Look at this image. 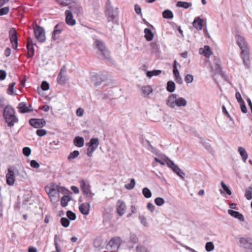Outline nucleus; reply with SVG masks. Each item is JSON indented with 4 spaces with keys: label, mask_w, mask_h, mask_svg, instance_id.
Instances as JSON below:
<instances>
[{
    "label": "nucleus",
    "mask_w": 252,
    "mask_h": 252,
    "mask_svg": "<svg viewBox=\"0 0 252 252\" xmlns=\"http://www.w3.org/2000/svg\"><path fill=\"white\" fill-rule=\"evenodd\" d=\"M237 45L241 49V56L243 63L247 68H249L250 64L249 50L245 38L240 35L235 36Z\"/></svg>",
    "instance_id": "1"
},
{
    "label": "nucleus",
    "mask_w": 252,
    "mask_h": 252,
    "mask_svg": "<svg viewBox=\"0 0 252 252\" xmlns=\"http://www.w3.org/2000/svg\"><path fill=\"white\" fill-rule=\"evenodd\" d=\"M3 116L6 123L9 127H12L18 122L13 108L9 105L6 106L3 109Z\"/></svg>",
    "instance_id": "2"
},
{
    "label": "nucleus",
    "mask_w": 252,
    "mask_h": 252,
    "mask_svg": "<svg viewBox=\"0 0 252 252\" xmlns=\"http://www.w3.org/2000/svg\"><path fill=\"white\" fill-rule=\"evenodd\" d=\"M45 191L48 194L50 200L53 203L57 202L60 197V192L61 191H68L65 188L56 186V188L54 186L50 187L46 186L45 187Z\"/></svg>",
    "instance_id": "3"
},
{
    "label": "nucleus",
    "mask_w": 252,
    "mask_h": 252,
    "mask_svg": "<svg viewBox=\"0 0 252 252\" xmlns=\"http://www.w3.org/2000/svg\"><path fill=\"white\" fill-rule=\"evenodd\" d=\"M121 244V240L119 237L112 238L106 246V249L109 252H118Z\"/></svg>",
    "instance_id": "4"
},
{
    "label": "nucleus",
    "mask_w": 252,
    "mask_h": 252,
    "mask_svg": "<svg viewBox=\"0 0 252 252\" xmlns=\"http://www.w3.org/2000/svg\"><path fill=\"white\" fill-rule=\"evenodd\" d=\"M79 183L81 190L83 193L88 198V200H92L94 194L91 191V186L89 182L82 179L79 181Z\"/></svg>",
    "instance_id": "5"
},
{
    "label": "nucleus",
    "mask_w": 252,
    "mask_h": 252,
    "mask_svg": "<svg viewBox=\"0 0 252 252\" xmlns=\"http://www.w3.org/2000/svg\"><path fill=\"white\" fill-rule=\"evenodd\" d=\"M89 147L87 149V155L89 157H92L93 153L97 148L99 145V140L97 138H92L89 143L86 144Z\"/></svg>",
    "instance_id": "6"
},
{
    "label": "nucleus",
    "mask_w": 252,
    "mask_h": 252,
    "mask_svg": "<svg viewBox=\"0 0 252 252\" xmlns=\"http://www.w3.org/2000/svg\"><path fill=\"white\" fill-rule=\"evenodd\" d=\"M34 34L35 38L39 42L43 43L45 41L46 37L43 28L38 25H36L34 28Z\"/></svg>",
    "instance_id": "7"
},
{
    "label": "nucleus",
    "mask_w": 252,
    "mask_h": 252,
    "mask_svg": "<svg viewBox=\"0 0 252 252\" xmlns=\"http://www.w3.org/2000/svg\"><path fill=\"white\" fill-rule=\"evenodd\" d=\"M95 47L105 58L109 57V52L106 49L104 42L100 40L95 39L94 42Z\"/></svg>",
    "instance_id": "8"
},
{
    "label": "nucleus",
    "mask_w": 252,
    "mask_h": 252,
    "mask_svg": "<svg viewBox=\"0 0 252 252\" xmlns=\"http://www.w3.org/2000/svg\"><path fill=\"white\" fill-rule=\"evenodd\" d=\"M240 246L245 249L247 252H252V238H241L239 240Z\"/></svg>",
    "instance_id": "9"
},
{
    "label": "nucleus",
    "mask_w": 252,
    "mask_h": 252,
    "mask_svg": "<svg viewBox=\"0 0 252 252\" xmlns=\"http://www.w3.org/2000/svg\"><path fill=\"white\" fill-rule=\"evenodd\" d=\"M9 37L12 48L16 49L18 46V37L16 31L14 28L10 29L9 31Z\"/></svg>",
    "instance_id": "10"
},
{
    "label": "nucleus",
    "mask_w": 252,
    "mask_h": 252,
    "mask_svg": "<svg viewBox=\"0 0 252 252\" xmlns=\"http://www.w3.org/2000/svg\"><path fill=\"white\" fill-rule=\"evenodd\" d=\"M64 24L63 23H59L56 25L54 28L52 33V38L54 40L59 39L60 34L63 30Z\"/></svg>",
    "instance_id": "11"
},
{
    "label": "nucleus",
    "mask_w": 252,
    "mask_h": 252,
    "mask_svg": "<svg viewBox=\"0 0 252 252\" xmlns=\"http://www.w3.org/2000/svg\"><path fill=\"white\" fill-rule=\"evenodd\" d=\"M167 166L171 168L179 177L183 179L185 173L181 170L178 165L175 164L174 162L172 161H168Z\"/></svg>",
    "instance_id": "12"
},
{
    "label": "nucleus",
    "mask_w": 252,
    "mask_h": 252,
    "mask_svg": "<svg viewBox=\"0 0 252 252\" xmlns=\"http://www.w3.org/2000/svg\"><path fill=\"white\" fill-rule=\"evenodd\" d=\"M30 125L34 128L43 127L46 125V122L43 119H31L29 121Z\"/></svg>",
    "instance_id": "13"
},
{
    "label": "nucleus",
    "mask_w": 252,
    "mask_h": 252,
    "mask_svg": "<svg viewBox=\"0 0 252 252\" xmlns=\"http://www.w3.org/2000/svg\"><path fill=\"white\" fill-rule=\"evenodd\" d=\"M6 183L9 186L14 185L15 179V173L11 168L8 169V173L6 175Z\"/></svg>",
    "instance_id": "14"
},
{
    "label": "nucleus",
    "mask_w": 252,
    "mask_h": 252,
    "mask_svg": "<svg viewBox=\"0 0 252 252\" xmlns=\"http://www.w3.org/2000/svg\"><path fill=\"white\" fill-rule=\"evenodd\" d=\"M106 15L109 21H115L118 15V8H113L106 11Z\"/></svg>",
    "instance_id": "15"
},
{
    "label": "nucleus",
    "mask_w": 252,
    "mask_h": 252,
    "mask_svg": "<svg viewBox=\"0 0 252 252\" xmlns=\"http://www.w3.org/2000/svg\"><path fill=\"white\" fill-rule=\"evenodd\" d=\"M32 105H30L29 107L27 106L26 102H20L17 107L19 112L21 113H26L31 112L33 111V109L31 108Z\"/></svg>",
    "instance_id": "16"
},
{
    "label": "nucleus",
    "mask_w": 252,
    "mask_h": 252,
    "mask_svg": "<svg viewBox=\"0 0 252 252\" xmlns=\"http://www.w3.org/2000/svg\"><path fill=\"white\" fill-rule=\"evenodd\" d=\"M65 14L66 23L69 26H74L76 24V21L73 19L72 12L69 10H66Z\"/></svg>",
    "instance_id": "17"
},
{
    "label": "nucleus",
    "mask_w": 252,
    "mask_h": 252,
    "mask_svg": "<svg viewBox=\"0 0 252 252\" xmlns=\"http://www.w3.org/2000/svg\"><path fill=\"white\" fill-rule=\"evenodd\" d=\"M126 205L124 201L119 200L117 203V211L118 214L122 216L126 212Z\"/></svg>",
    "instance_id": "18"
},
{
    "label": "nucleus",
    "mask_w": 252,
    "mask_h": 252,
    "mask_svg": "<svg viewBox=\"0 0 252 252\" xmlns=\"http://www.w3.org/2000/svg\"><path fill=\"white\" fill-rule=\"evenodd\" d=\"M177 94H171L167 98L166 105L170 108H174Z\"/></svg>",
    "instance_id": "19"
},
{
    "label": "nucleus",
    "mask_w": 252,
    "mask_h": 252,
    "mask_svg": "<svg viewBox=\"0 0 252 252\" xmlns=\"http://www.w3.org/2000/svg\"><path fill=\"white\" fill-rule=\"evenodd\" d=\"M90 208V205L89 203H84L79 206V209L82 214L87 215L89 213Z\"/></svg>",
    "instance_id": "20"
},
{
    "label": "nucleus",
    "mask_w": 252,
    "mask_h": 252,
    "mask_svg": "<svg viewBox=\"0 0 252 252\" xmlns=\"http://www.w3.org/2000/svg\"><path fill=\"white\" fill-rule=\"evenodd\" d=\"M141 91L144 97H148L153 92L152 88L150 85L142 86L141 87Z\"/></svg>",
    "instance_id": "21"
},
{
    "label": "nucleus",
    "mask_w": 252,
    "mask_h": 252,
    "mask_svg": "<svg viewBox=\"0 0 252 252\" xmlns=\"http://www.w3.org/2000/svg\"><path fill=\"white\" fill-rule=\"evenodd\" d=\"M228 213L232 217L238 219L241 221H244L245 218L242 214L232 210H228Z\"/></svg>",
    "instance_id": "22"
},
{
    "label": "nucleus",
    "mask_w": 252,
    "mask_h": 252,
    "mask_svg": "<svg viewBox=\"0 0 252 252\" xmlns=\"http://www.w3.org/2000/svg\"><path fill=\"white\" fill-rule=\"evenodd\" d=\"M192 25L197 30H201L202 28V20L199 17H196L192 23Z\"/></svg>",
    "instance_id": "23"
},
{
    "label": "nucleus",
    "mask_w": 252,
    "mask_h": 252,
    "mask_svg": "<svg viewBox=\"0 0 252 252\" xmlns=\"http://www.w3.org/2000/svg\"><path fill=\"white\" fill-rule=\"evenodd\" d=\"M145 38L148 41H151L154 37V34L151 30L149 28H146L144 30Z\"/></svg>",
    "instance_id": "24"
},
{
    "label": "nucleus",
    "mask_w": 252,
    "mask_h": 252,
    "mask_svg": "<svg viewBox=\"0 0 252 252\" xmlns=\"http://www.w3.org/2000/svg\"><path fill=\"white\" fill-rule=\"evenodd\" d=\"M74 144L78 147H82L84 144V140L82 137L76 136L74 139Z\"/></svg>",
    "instance_id": "25"
},
{
    "label": "nucleus",
    "mask_w": 252,
    "mask_h": 252,
    "mask_svg": "<svg viewBox=\"0 0 252 252\" xmlns=\"http://www.w3.org/2000/svg\"><path fill=\"white\" fill-rule=\"evenodd\" d=\"M187 104V100L184 98L182 97H177L175 103V106H176L178 107H183L186 106Z\"/></svg>",
    "instance_id": "26"
},
{
    "label": "nucleus",
    "mask_w": 252,
    "mask_h": 252,
    "mask_svg": "<svg viewBox=\"0 0 252 252\" xmlns=\"http://www.w3.org/2000/svg\"><path fill=\"white\" fill-rule=\"evenodd\" d=\"M238 151L241 155L243 160L245 162L248 157V154L245 149L242 147H239L238 148Z\"/></svg>",
    "instance_id": "27"
},
{
    "label": "nucleus",
    "mask_w": 252,
    "mask_h": 252,
    "mask_svg": "<svg viewBox=\"0 0 252 252\" xmlns=\"http://www.w3.org/2000/svg\"><path fill=\"white\" fill-rule=\"evenodd\" d=\"M68 80V78L66 76H64L61 73H59L57 77V82L59 84L63 85Z\"/></svg>",
    "instance_id": "28"
},
{
    "label": "nucleus",
    "mask_w": 252,
    "mask_h": 252,
    "mask_svg": "<svg viewBox=\"0 0 252 252\" xmlns=\"http://www.w3.org/2000/svg\"><path fill=\"white\" fill-rule=\"evenodd\" d=\"M27 57L28 58H32L34 55V49L33 46L32 45H27Z\"/></svg>",
    "instance_id": "29"
},
{
    "label": "nucleus",
    "mask_w": 252,
    "mask_h": 252,
    "mask_svg": "<svg viewBox=\"0 0 252 252\" xmlns=\"http://www.w3.org/2000/svg\"><path fill=\"white\" fill-rule=\"evenodd\" d=\"M175 90V84L172 81H169L167 83L166 90L169 93H173Z\"/></svg>",
    "instance_id": "30"
},
{
    "label": "nucleus",
    "mask_w": 252,
    "mask_h": 252,
    "mask_svg": "<svg viewBox=\"0 0 252 252\" xmlns=\"http://www.w3.org/2000/svg\"><path fill=\"white\" fill-rule=\"evenodd\" d=\"M202 54L207 58H209L212 54L211 48L209 46H205L203 49Z\"/></svg>",
    "instance_id": "31"
},
{
    "label": "nucleus",
    "mask_w": 252,
    "mask_h": 252,
    "mask_svg": "<svg viewBox=\"0 0 252 252\" xmlns=\"http://www.w3.org/2000/svg\"><path fill=\"white\" fill-rule=\"evenodd\" d=\"M161 73V70H154L152 71H148L146 72V76L149 78H151L154 76H158Z\"/></svg>",
    "instance_id": "32"
},
{
    "label": "nucleus",
    "mask_w": 252,
    "mask_h": 252,
    "mask_svg": "<svg viewBox=\"0 0 252 252\" xmlns=\"http://www.w3.org/2000/svg\"><path fill=\"white\" fill-rule=\"evenodd\" d=\"M162 16L164 18L171 19L173 17V14L171 10H165L162 12Z\"/></svg>",
    "instance_id": "33"
},
{
    "label": "nucleus",
    "mask_w": 252,
    "mask_h": 252,
    "mask_svg": "<svg viewBox=\"0 0 252 252\" xmlns=\"http://www.w3.org/2000/svg\"><path fill=\"white\" fill-rule=\"evenodd\" d=\"M155 160L160 164L161 165H165V164L167 165V163L168 161H172L170 158L168 157H165L162 159H160L157 158H155Z\"/></svg>",
    "instance_id": "34"
},
{
    "label": "nucleus",
    "mask_w": 252,
    "mask_h": 252,
    "mask_svg": "<svg viewBox=\"0 0 252 252\" xmlns=\"http://www.w3.org/2000/svg\"><path fill=\"white\" fill-rule=\"evenodd\" d=\"M70 199L67 195H63L61 198V204L62 207H65L67 204L68 202L70 201Z\"/></svg>",
    "instance_id": "35"
},
{
    "label": "nucleus",
    "mask_w": 252,
    "mask_h": 252,
    "mask_svg": "<svg viewBox=\"0 0 252 252\" xmlns=\"http://www.w3.org/2000/svg\"><path fill=\"white\" fill-rule=\"evenodd\" d=\"M79 155V152L77 150H75L72 152H71L67 157L68 160L71 161L77 158Z\"/></svg>",
    "instance_id": "36"
},
{
    "label": "nucleus",
    "mask_w": 252,
    "mask_h": 252,
    "mask_svg": "<svg viewBox=\"0 0 252 252\" xmlns=\"http://www.w3.org/2000/svg\"><path fill=\"white\" fill-rule=\"evenodd\" d=\"M177 6L187 9L191 5V3L188 2L179 1L177 3Z\"/></svg>",
    "instance_id": "37"
},
{
    "label": "nucleus",
    "mask_w": 252,
    "mask_h": 252,
    "mask_svg": "<svg viewBox=\"0 0 252 252\" xmlns=\"http://www.w3.org/2000/svg\"><path fill=\"white\" fill-rule=\"evenodd\" d=\"M142 194L146 198H149L152 196V192L148 188H144L142 189Z\"/></svg>",
    "instance_id": "38"
},
{
    "label": "nucleus",
    "mask_w": 252,
    "mask_h": 252,
    "mask_svg": "<svg viewBox=\"0 0 252 252\" xmlns=\"http://www.w3.org/2000/svg\"><path fill=\"white\" fill-rule=\"evenodd\" d=\"M205 248L207 252H210L214 250L215 247L212 242H208L206 243Z\"/></svg>",
    "instance_id": "39"
},
{
    "label": "nucleus",
    "mask_w": 252,
    "mask_h": 252,
    "mask_svg": "<svg viewBox=\"0 0 252 252\" xmlns=\"http://www.w3.org/2000/svg\"><path fill=\"white\" fill-rule=\"evenodd\" d=\"M16 83L15 82H13L10 84L8 86V89L7 90V93L9 95H14L15 94L14 92V87Z\"/></svg>",
    "instance_id": "40"
},
{
    "label": "nucleus",
    "mask_w": 252,
    "mask_h": 252,
    "mask_svg": "<svg viewBox=\"0 0 252 252\" xmlns=\"http://www.w3.org/2000/svg\"><path fill=\"white\" fill-rule=\"evenodd\" d=\"M245 196L248 200L252 199V187H250L245 191Z\"/></svg>",
    "instance_id": "41"
},
{
    "label": "nucleus",
    "mask_w": 252,
    "mask_h": 252,
    "mask_svg": "<svg viewBox=\"0 0 252 252\" xmlns=\"http://www.w3.org/2000/svg\"><path fill=\"white\" fill-rule=\"evenodd\" d=\"M139 219L141 223L144 226H148V223L147 221V219L143 215H139Z\"/></svg>",
    "instance_id": "42"
},
{
    "label": "nucleus",
    "mask_w": 252,
    "mask_h": 252,
    "mask_svg": "<svg viewBox=\"0 0 252 252\" xmlns=\"http://www.w3.org/2000/svg\"><path fill=\"white\" fill-rule=\"evenodd\" d=\"M135 185V181L134 179H131L130 182L129 184L125 185V188L127 189H131L134 188Z\"/></svg>",
    "instance_id": "43"
},
{
    "label": "nucleus",
    "mask_w": 252,
    "mask_h": 252,
    "mask_svg": "<svg viewBox=\"0 0 252 252\" xmlns=\"http://www.w3.org/2000/svg\"><path fill=\"white\" fill-rule=\"evenodd\" d=\"M60 221L61 224L64 227H68L70 223L69 220L66 218H62Z\"/></svg>",
    "instance_id": "44"
},
{
    "label": "nucleus",
    "mask_w": 252,
    "mask_h": 252,
    "mask_svg": "<svg viewBox=\"0 0 252 252\" xmlns=\"http://www.w3.org/2000/svg\"><path fill=\"white\" fill-rule=\"evenodd\" d=\"M155 202L157 206H161L164 204L165 201L161 197H157L155 199Z\"/></svg>",
    "instance_id": "45"
},
{
    "label": "nucleus",
    "mask_w": 252,
    "mask_h": 252,
    "mask_svg": "<svg viewBox=\"0 0 252 252\" xmlns=\"http://www.w3.org/2000/svg\"><path fill=\"white\" fill-rule=\"evenodd\" d=\"M66 216H67V218L69 220H74L76 218V216L75 214L73 212H72L71 211H67V212H66Z\"/></svg>",
    "instance_id": "46"
},
{
    "label": "nucleus",
    "mask_w": 252,
    "mask_h": 252,
    "mask_svg": "<svg viewBox=\"0 0 252 252\" xmlns=\"http://www.w3.org/2000/svg\"><path fill=\"white\" fill-rule=\"evenodd\" d=\"M221 186L222 188L227 194H228L229 195H230L232 193L231 190L229 189L228 187L224 184V183L223 181H221Z\"/></svg>",
    "instance_id": "47"
},
{
    "label": "nucleus",
    "mask_w": 252,
    "mask_h": 252,
    "mask_svg": "<svg viewBox=\"0 0 252 252\" xmlns=\"http://www.w3.org/2000/svg\"><path fill=\"white\" fill-rule=\"evenodd\" d=\"M23 154L26 157H29L31 154V149L28 147L23 148L22 150Z\"/></svg>",
    "instance_id": "48"
},
{
    "label": "nucleus",
    "mask_w": 252,
    "mask_h": 252,
    "mask_svg": "<svg viewBox=\"0 0 252 252\" xmlns=\"http://www.w3.org/2000/svg\"><path fill=\"white\" fill-rule=\"evenodd\" d=\"M56 1L63 6L68 5L70 3V0H56Z\"/></svg>",
    "instance_id": "49"
},
{
    "label": "nucleus",
    "mask_w": 252,
    "mask_h": 252,
    "mask_svg": "<svg viewBox=\"0 0 252 252\" xmlns=\"http://www.w3.org/2000/svg\"><path fill=\"white\" fill-rule=\"evenodd\" d=\"M9 11L8 6L4 7L0 9V16L7 14Z\"/></svg>",
    "instance_id": "50"
},
{
    "label": "nucleus",
    "mask_w": 252,
    "mask_h": 252,
    "mask_svg": "<svg viewBox=\"0 0 252 252\" xmlns=\"http://www.w3.org/2000/svg\"><path fill=\"white\" fill-rule=\"evenodd\" d=\"M36 134L39 136H43L47 133V131L44 129H38L36 131Z\"/></svg>",
    "instance_id": "51"
},
{
    "label": "nucleus",
    "mask_w": 252,
    "mask_h": 252,
    "mask_svg": "<svg viewBox=\"0 0 252 252\" xmlns=\"http://www.w3.org/2000/svg\"><path fill=\"white\" fill-rule=\"evenodd\" d=\"M136 252H148L147 248L142 245H138L136 247Z\"/></svg>",
    "instance_id": "52"
},
{
    "label": "nucleus",
    "mask_w": 252,
    "mask_h": 252,
    "mask_svg": "<svg viewBox=\"0 0 252 252\" xmlns=\"http://www.w3.org/2000/svg\"><path fill=\"white\" fill-rule=\"evenodd\" d=\"M193 80V76L191 74H187L185 78V81L187 83H190Z\"/></svg>",
    "instance_id": "53"
},
{
    "label": "nucleus",
    "mask_w": 252,
    "mask_h": 252,
    "mask_svg": "<svg viewBox=\"0 0 252 252\" xmlns=\"http://www.w3.org/2000/svg\"><path fill=\"white\" fill-rule=\"evenodd\" d=\"M41 88L43 91H47L49 89V84L46 81H43L41 84Z\"/></svg>",
    "instance_id": "54"
},
{
    "label": "nucleus",
    "mask_w": 252,
    "mask_h": 252,
    "mask_svg": "<svg viewBox=\"0 0 252 252\" xmlns=\"http://www.w3.org/2000/svg\"><path fill=\"white\" fill-rule=\"evenodd\" d=\"M30 165L34 168H38L39 167V164L35 160H32L30 162Z\"/></svg>",
    "instance_id": "55"
},
{
    "label": "nucleus",
    "mask_w": 252,
    "mask_h": 252,
    "mask_svg": "<svg viewBox=\"0 0 252 252\" xmlns=\"http://www.w3.org/2000/svg\"><path fill=\"white\" fill-rule=\"evenodd\" d=\"M235 97L239 103L244 102V100L241 97V95L239 92H237L235 94Z\"/></svg>",
    "instance_id": "56"
},
{
    "label": "nucleus",
    "mask_w": 252,
    "mask_h": 252,
    "mask_svg": "<svg viewBox=\"0 0 252 252\" xmlns=\"http://www.w3.org/2000/svg\"><path fill=\"white\" fill-rule=\"evenodd\" d=\"M130 240L131 242L134 244L136 243L138 241L136 235L134 233L130 234Z\"/></svg>",
    "instance_id": "57"
},
{
    "label": "nucleus",
    "mask_w": 252,
    "mask_h": 252,
    "mask_svg": "<svg viewBox=\"0 0 252 252\" xmlns=\"http://www.w3.org/2000/svg\"><path fill=\"white\" fill-rule=\"evenodd\" d=\"M241 107V110L243 113H246L247 112V108L246 107L245 101L239 103Z\"/></svg>",
    "instance_id": "58"
},
{
    "label": "nucleus",
    "mask_w": 252,
    "mask_h": 252,
    "mask_svg": "<svg viewBox=\"0 0 252 252\" xmlns=\"http://www.w3.org/2000/svg\"><path fill=\"white\" fill-rule=\"evenodd\" d=\"M147 208L152 213L154 211L155 209V206L150 202L148 203L147 204Z\"/></svg>",
    "instance_id": "59"
},
{
    "label": "nucleus",
    "mask_w": 252,
    "mask_h": 252,
    "mask_svg": "<svg viewBox=\"0 0 252 252\" xmlns=\"http://www.w3.org/2000/svg\"><path fill=\"white\" fill-rule=\"evenodd\" d=\"M56 237H57V235L55 236V238H54V245H55V248H56L55 251H58V252H61V249L60 247L59 246V245L57 242Z\"/></svg>",
    "instance_id": "60"
},
{
    "label": "nucleus",
    "mask_w": 252,
    "mask_h": 252,
    "mask_svg": "<svg viewBox=\"0 0 252 252\" xmlns=\"http://www.w3.org/2000/svg\"><path fill=\"white\" fill-rule=\"evenodd\" d=\"M173 74L174 77V79L176 77L180 76L179 71L177 67H176L175 66L174 67V69L173 70Z\"/></svg>",
    "instance_id": "61"
},
{
    "label": "nucleus",
    "mask_w": 252,
    "mask_h": 252,
    "mask_svg": "<svg viewBox=\"0 0 252 252\" xmlns=\"http://www.w3.org/2000/svg\"><path fill=\"white\" fill-rule=\"evenodd\" d=\"M112 9H113V8L111 4L110 0H107L106 3V11L110 10Z\"/></svg>",
    "instance_id": "62"
},
{
    "label": "nucleus",
    "mask_w": 252,
    "mask_h": 252,
    "mask_svg": "<svg viewBox=\"0 0 252 252\" xmlns=\"http://www.w3.org/2000/svg\"><path fill=\"white\" fill-rule=\"evenodd\" d=\"M6 76V73L4 70H0V80H4Z\"/></svg>",
    "instance_id": "63"
},
{
    "label": "nucleus",
    "mask_w": 252,
    "mask_h": 252,
    "mask_svg": "<svg viewBox=\"0 0 252 252\" xmlns=\"http://www.w3.org/2000/svg\"><path fill=\"white\" fill-rule=\"evenodd\" d=\"M151 48L155 51H157L158 50V45L156 42H152L150 44Z\"/></svg>",
    "instance_id": "64"
}]
</instances>
